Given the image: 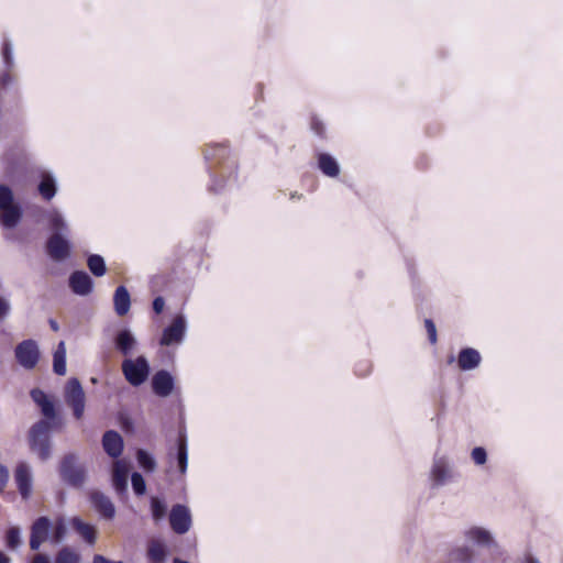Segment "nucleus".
I'll use <instances>...</instances> for the list:
<instances>
[{
    "label": "nucleus",
    "instance_id": "nucleus-1",
    "mask_svg": "<svg viewBox=\"0 0 563 563\" xmlns=\"http://www.w3.org/2000/svg\"><path fill=\"white\" fill-rule=\"evenodd\" d=\"M205 159L212 179L210 191L218 194L224 188L222 178H236V164L229 158V151L224 144L209 145L205 151Z\"/></svg>",
    "mask_w": 563,
    "mask_h": 563
},
{
    "label": "nucleus",
    "instance_id": "nucleus-2",
    "mask_svg": "<svg viewBox=\"0 0 563 563\" xmlns=\"http://www.w3.org/2000/svg\"><path fill=\"white\" fill-rule=\"evenodd\" d=\"M48 228L52 235L46 241V253L55 262H62L70 255V242L65 236L68 233V225L64 217L54 211L48 218Z\"/></svg>",
    "mask_w": 563,
    "mask_h": 563
},
{
    "label": "nucleus",
    "instance_id": "nucleus-3",
    "mask_svg": "<svg viewBox=\"0 0 563 563\" xmlns=\"http://www.w3.org/2000/svg\"><path fill=\"white\" fill-rule=\"evenodd\" d=\"M55 423L47 420H38L29 430L27 440L30 450L45 462L52 456L51 430Z\"/></svg>",
    "mask_w": 563,
    "mask_h": 563
},
{
    "label": "nucleus",
    "instance_id": "nucleus-4",
    "mask_svg": "<svg viewBox=\"0 0 563 563\" xmlns=\"http://www.w3.org/2000/svg\"><path fill=\"white\" fill-rule=\"evenodd\" d=\"M58 473L63 483L76 489L81 488L87 479L86 466L79 462L76 453H67L63 456Z\"/></svg>",
    "mask_w": 563,
    "mask_h": 563
},
{
    "label": "nucleus",
    "instance_id": "nucleus-5",
    "mask_svg": "<svg viewBox=\"0 0 563 563\" xmlns=\"http://www.w3.org/2000/svg\"><path fill=\"white\" fill-rule=\"evenodd\" d=\"M125 380L133 387L144 384L151 373V366L144 355L136 358H124L121 365Z\"/></svg>",
    "mask_w": 563,
    "mask_h": 563
},
{
    "label": "nucleus",
    "instance_id": "nucleus-6",
    "mask_svg": "<svg viewBox=\"0 0 563 563\" xmlns=\"http://www.w3.org/2000/svg\"><path fill=\"white\" fill-rule=\"evenodd\" d=\"M65 402L73 409L74 417L79 420L85 412V391L78 378L71 377L65 386L64 390Z\"/></svg>",
    "mask_w": 563,
    "mask_h": 563
},
{
    "label": "nucleus",
    "instance_id": "nucleus-7",
    "mask_svg": "<svg viewBox=\"0 0 563 563\" xmlns=\"http://www.w3.org/2000/svg\"><path fill=\"white\" fill-rule=\"evenodd\" d=\"M16 362L25 369H33L41 356L38 344L33 339H26L16 344L14 349Z\"/></svg>",
    "mask_w": 563,
    "mask_h": 563
},
{
    "label": "nucleus",
    "instance_id": "nucleus-8",
    "mask_svg": "<svg viewBox=\"0 0 563 563\" xmlns=\"http://www.w3.org/2000/svg\"><path fill=\"white\" fill-rule=\"evenodd\" d=\"M169 525L174 532L185 534L191 527V515L187 506L176 504L169 512Z\"/></svg>",
    "mask_w": 563,
    "mask_h": 563
},
{
    "label": "nucleus",
    "instance_id": "nucleus-9",
    "mask_svg": "<svg viewBox=\"0 0 563 563\" xmlns=\"http://www.w3.org/2000/svg\"><path fill=\"white\" fill-rule=\"evenodd\" d=\"M186 333V319L183 314L174 318L173 322L166 327L159 340L163 346H169L183 342Z\"/></svg>",
    "mask_w": 563,
    "mask_h": 563
},
{
    "label": "nucleus",
    "instance_id": "nucleus-10",
    "mask_svg": "<svg viewBox=\"0 0 563 563\" xmlns=\"http://www.w3.org/2000/svg\"><path fill=\"white\" fill-rule=\"evenodd\" d=\"M52 529V521L46 516H41L31 526V534H30V548L33 551L40 549L43 542H45L49 537V531Z\"/></svg>",
    "mask_w": 563,
    "mask_h": 563
},
{
    "label": "nucleus",
    "instance_id": "nucleus-11",
    "mask_svg": "<svg viewBox=\"0 0 563 563\" xmlns=\"http://www.w3.org/2000/svg\"><path fill=\"white\" fill-rule=\"evenodd\" d=\"M93 279L85 271H74L68 278V286L77 296H88L93 290Z\"/></svg>",
    "mask_w": 563,
    "mask_h": 563
},
{
    "label": "nucleus",
    "instance_id": "nucleus-12",
    "mask_svg": "<svg viewBox=\"0 0 563 563\" xmlns=\"http://www.w3.org/2000/svg\"><path fill=\"white\" fill-rule=\"evenodd\" d=\"M152 390L158 397H168L175 387L174 376L166 369L157 371L151 380Z\"/></svg>",
    "mask_w": 563,
    "mask_h": 563
},
{
    "label": "nucleus",
    "instance_id": "nucleus-13",
    "mask_svg": "<svg viewBox=\"0 0 563 563\" xmlns=\"http://www.w3.org/2000/svg\"><path fill=\"white\" fill-rule=\"evenodd\" d=\"M32 400L40 407L41 413L44 416L43 420L54 423L57 417L55 404L48 396L41 389L34 388L30 393Z\"/></svg>",
    "mask_w": 563,
    "mask_h": 563
},
{
    "label": "nucleus",
    "instance_id": "nucleus-14",
    "mask_svg": "<svg viewBox=\"0 0 563 563\" xmlns=\"http://www.w3.org/2000/svg\"><path fill=\"white\" fill-rule=\"evenodd\" d=\"M90 501L92 507L100 514L104 519L111 520L115 516V507L111 499L102 492L93 490L90 493Z\"/></svg>",
    "mask_w": 563,
    "mask_h": 563
},
{
    "label": "nucleus",
    "instance_id": "nucleus-15",
    "mask_svg": "<svg viewBox=\"0 0 563 563\" xmlns=\"http://www.w3.org/2000/svg\"><path fill=\"white\" fill-rule=\"evenodd\" d=\"M129 465L118 460L112 468V486L118 495H125L128 492Z\"/></svg>",
    "mask_w": 563,
    "mask_h": 563
},
{
    "label": "nucleus",
    "instance_id": "nucleus-16",
    "mask_svg": "<svg viewBox=\"0 0 563 563\" xmlns=\"http://www.w3.org/2000/svg\"><path fill=\"white\" fill-rule=\"evenodd\" d=\"M14 479L19 489L20 495L23 499H27L32 490V474L26 463H19L15 472Z\"/></svg>",
    "mask_w": 563,
    "mask_h": 563
},
{
    "label": "nucleus",
    "instance_id": "nucleus-17",
    "mask_svg": "<svg viewBox=\"0 0 563 563\" xmlns=\"http://www.w3.org/2000/svg\"><path fill=\"white\" fill-rule=\"evenodd\" d=\"M102 448L112 459H118L123 452V439L118 431L108 430L102 437Z\"/></svg>",
    "mask_w": 563,
    "mask_h": 563
},
{
    "label": "nucleus",
    "instance_id": "nucleus-18",
    "mask_svg": "<svg viewBox=\"0 0 563 563\" xmlns=\"http://www.w3.org/2000/svg\"><path fill=\"white\" fill-rule=\"evenodd\" d=\"M114 346L122 355L128 356L132 354L137 341L130 329H121L114 336Z\"/></svg>",
    "mask_w": 563,
    "mask_h": 563
},
{
    "label": "nucleus",
    "instance_id": "nucleus-19",
    "mask_svg": "<svg viewBox=\"0 0 563 563\" xmlns=\"http://www.w3.org/2000/svg\"><path fill=\"white\" fill-rule=\"evenodd\" d=\"M23 209L20 203L0 210V224L8 230L14 229L22 220Z\"/></svg>",
    "mask_w": 563,
    "mask_h": 563
},
{
    "label": "nucleus",
    "instance_id": "nucleus-20",
    "mask_svg": "<svg viewBox=\"0 0 563 563\" xmlns=\"http://www.w3.org/2000/svg\"><path fill=\"white\" fill-rule=\"evenodd\" d=\"M481 354L473 347H464L457 356V365L461 371H472L481 364Z\"/></svg>",
    "mask_w": 563,
    "mask_h": 563
},
{
    "label": "nucleus",
    "instance_id": "nucleus-21",
    "mask_svg": "<svg viewBox=\"0 0 563 563\" xmlns=\"http://www.w3.org/2000/svg\"><path fill=\"white\" fill-rule=\"evenodd\" d=\"M464 537L479 547H492L495 544L492 533L482 527H471L464 532Z\"/></svg>",
    "mask_w": 563,
    "mask_h": 563
},
{
    "label": "nucleus",
    "instance_id": "nucleus-22",
    "mask_svg": "<svg viewBox=\"0 0 563 563\" xmlns=\"http://www.w3.org/2000/svg\"><path fill=\"white\" fill-rule=\"evenodd\" d=\"M114 311L118 316H125L131 308V296L128 288L123 285L117 287L113 295Z\"/></svg>",
    "mask_w": 563,
    "mask_h": 563
},
{
    "label": "nucleus",
    "instance_id": "nucleus-23",
    "mask_svg": "<svg viewBox=\"0 0 563 563\" xmlns=\"http://www.w3.org/2000/svg\"><path fill=\"white\" fill-rule=\"evenodd\" d=\"M74 530L87 542L89 545H93L97 541V530L95 526L85 522L79 517H74L70 520Z\"/></svg>",
    "mask_w": 563,
    "mask_h": 563
},
{
    "label": "nucleus",
    "instance_id": "nucleus-24",
    "mask_svg": "<svg viewBox=\"0 0 563 563\" xmlns=\"http://www.w3.org/2000/svg\"><path fill=\"white\" fill-rule=\"evenodd\" d=\"M450 477L449 464L445 457H435L431 468V478L437 486H442Z\"/></svg>",
    "mask_w": 563,
    "mask_h": 563
},
{
    "label": "nucleus",
    "instance_id": "nucleus-25",
    "mask_svg": "<svg viewBox=\"0 0 563 563\" xmlns=\"http://www.w3.org/2000/svg\"><path fill=\"white\" fill-rule=\"evenodd\" d=\"M176 461L178 465V470L181 474L187 471L188 466V449H187V438L185 432L179 431L177 441H176Z\"/></svg>",
    "mask_w": 563,
    "mask_h": 563
},
{
    "label": "nucleus",
    "instance_id": "nucleus-26",
    "mask_svg": "<svg viewBox=\"0 0 563 563\" xmlns=\"http://www.w3.org/2000/svg\"><path fill=\"white\" fill-rule=\"evenodd\" d=\"M320 170L328 177H336L340 174V166L330 154L321 153L318 157Z\"/></svg>",
    "mask_w": 563,
    "mask_h": 563
},
{
    "label": "nucleus",
    "instance_id": "nucleus-27",
    "mask_svg": "<svg viewBox=\"0 0 563 563\" xmlns=\"http://www.w3.org/2000/svg\"><path fill=\"white\" fill-rule=\"evenodd\" d=\"M53 371L56 375L63 376L66 374V344L60 341L53 354Z\"/></svg>",
    "mask_w": 563,
    "mask_h": 563
},
{
    "label": "nucleus",
    "instance_id": "nucleus-28",
    "mask_svg": "<svg viewBox=\"0 0 563 563\" xmlns=\"http://www.w3.org/2000/svg\"><path fill=\"white\" fill-rule=\"evenodd\" d=\"M167 548L161 541H152L148 544L147 558L152 563H164L167 559Z\"/></svg>",
    "mask_w": 563,
    "mask_h": 563
},
{
    "label": "nucleus",
    "instance_id": "nucleus-29",
    "mask_svg": "<svg viewBox=\"0 0 563 563\" xmlns=\"http://www.w3.org/2000/svg\"><path fill=\"white\" fill-rule=\"evenodd\" d=\"M56 181L54 177L49 174H45L42 176V179L38 184V192L45 200H51L56 195Z\"/></svg>",
    "mask_w": 563,
    "mask_h": 563
},
{
    "label": "nucleus",
    "instance_id": "nucleus-30",
    "mask_svg": "<svg viewBox=\"0 0 563 563\" xmlns=\"http://www.w3.org/2000/svg\"><path fill=\"white\" fill-rule=\"evenodd\" d=\"M136 461L139 466L146 473H153L156 470L157 463L153 454L144 449L136 451Z\"/></svg>",
    "mask_w": 563,
    "mask_h": 563
},
{
    "label": "nucleus",
    "instance_id": "nucleus-31",
    "mask_svg": "<svg viewBox=\"0 0 563 563\" xmlns=\"http://www.w3.org/2000/svg\"><path fill=\"white\" fill-rule=\"evenodd\" d=\"M87 266L96 277H101L107 273L106 261L99 254H90L87 258Z\"/></svg>",
    "mask_w": 563,
    "mask_h": 563
},
{
    "label": "nucleus",
    "instance_id": "nucleus-32",
    "mask_svg": "<svg viewBox=\"0 0 563 563\" xmlns=\"http://www.w3.org/2000/svg\"><path fill=\"white\" fill-rule=\"evenodd\" d=\"M450 558L457 563H474V550L467 545L459 547L451 551Z\"/></svg>",
    "mask_w": 563,
    "mask_h": 563
},
{
    "label": "nucleus",
    "instance_id": "nucleus-33",
    "mask_svg": "<svg viewBox=\"0 0 563 563\" xmlns=\"http://www.w3.org/2000/svg\"><path fill=\"white\" fill-rule=\"evenodd\" d=\"M152 518L155 522L162 520L166 516L167 506L164 499L152 496L150 500Z\"/></svg>",
    "mask_w": 563,
    "mask_h": 563
},
{
    "label": "nucleus",
    "instance_id": "nucleus-34",
    "mask_svg": "<svg viewBox=\"0 0 563 563\" xmlns=\"http://www.w3.org/2000/svg\"><path fill=\"white\" fill-rule=\"evenodd\" d=\"M4 540H5V547L9 550L14 551V550L19 549L20 545L22 544L21 529L16 526L10 527L5 531Z\"/></svg>",
    "mask_w": 563,
    "mask_h": 563
},
{
    "label": "nucleus",
    "instance_id": "nucleus-35",
    "mask_svg": "<svg viewBox=\"0 0 563 563\" xmlns=\"http://www.w3.org/2000/svg\"><path fill=\"white\" fill-rule=\"evenodd\" d=\"M66 534H67L66 520L64 517H58L55 520V523L53 527L51 542L52 543H60L65 539Z\"/></svg>",
    "mask_w": 563,
    "mask_h": 563
},
{
    "label": "nucleus",
    "instance_id": "nucleus-36",
    "mask_svg": "<svg viewBox=\"0 0 563 563\" xmlns=\"http://www.w3.org/2000/svg\"><path fill=\"white\" fill-rule=\"evenodd\" d=\"M80 556L68 547L62 548L55 558V563H79Z\"/></svg>",
    "mask_w": 563,
    "mask_h": 563
},
{
    "label": "nucleus",
    "instance_id": "nucleus-37",
    "mask_svg": "<svg viewBox=\"0 0 563 563\" xmlns=\"http://www.w3.org/2000/svg\"><path fill=\"white\" fill-rule=\"evenodd\" d=\"M131 484L136 496H143L146 493V482L141 473L133 472L131 474Z\"/></svg>",
    "mask_w": 563,
    "mask_h": 563
},
{
    "label": "nucleus",
    "instance_id": "nucleus-38",
    "mask_svg": "<svg viewBox=\"0 0 563 563\" xmlns=\"http://www.w3.org/2000/svg\"><path fill=\"white\" fill-rule=\"evenodd\" d=\"M14 196L12 189L8 185H0V210L14 205Z\"/></svg>",
    "mask_w": 563,
    "mask_h": 563
},
{
    "label": "nucleus",
    "instance_id": "nucleus-39",
    "mask_svg": "<svg viewBox=\"0 0 563 563\" xmlns=\"http://www.w3.org/2000/svg\"><path fill=\"white\" fill-rule=\"evenodd\" d=\"M471 455H472V459H473L474 463L477 464V465H483L487 461V452L482 446L474 448L472 450Z\"/></svg>",
    "mask_w": 563,
    "mask_h": 563
},
{
    "label": "nucleus",
    "instance_id": "nucleus-40",
    "mask_svg": "<svg viewBox=\"0 0 563 563\" xmlns=\"http://www.w3.org/2000/svg\"><path fill=\"white\" fill-rule=\"evenodd\" d=\"M2 57L5 66L9 68L13 65L12 47L9 42H4L2 47Z\"/></svg>",
    "mask_w": 563,
    "mask_h": 563
},
{
    "label": "nucleus",
    "instance_id": "nucleus-41",
    "mask_svg": "<svg viewBox=\"0 0 563 563\" xmlns=\"http://www.w3.org/2000/svg\"><path fill=\"white\" fill-rule=\"evenodd\" d=\"M424 327H426L430 343L434 344L437 342V328H435L434 322L431 319H426Z\"/></svg>",
    "mask_w": 563,
    "mask_h": 563
},
{
    "label": "nucleus",
    "instance_id": "nucleus-42",
    "mask_svg": "<svg viewBox=\"0 0 563 563\" xmlns=\"http://www.w3.org/2000/svg\"><path fill=\"white\" fill-rule=\"evenodd\" d=\"M11 311V305L8 299L0 296V321L4 320Z\"/></svg>",
    "mask_w": 563,
    "mask_h": 563
},
{
    "label": "nucleus",
    "instance_id": "nucleus-43",
    "mask_svg": "<svg viewBox=\"0 0 563 563\" xmlns=\"http://www.w3.org/2000/svg\"><path fill=\"white\" fill-rule=\"evenodd\" d=\"M9 481V471L4 465L0 464V492L4 489Z\"/></svg>",
    "mask_w": 563,
    "mask_h": 563
},
{
    "label": "nucleus",
    "instance_id": "nucleus-44",
    "mask_svg": "<svg viewBox=\"0 0 563 563\" xmlns=\"http://www.w3.org/2000/svg\"><path fill=\"white\" fill-rule=\"evenodd\" d=\"M311 129L312 131L319 135V136H323V133H324V125L323 123L318 120L317 118H313L312 119V122H311Z\"/></svg>",
    "mask_w": 563,
    "mask_h": 563
},
{
    "label": "nucleus",
    "instance_id": "nucleus-45",
    "mask_svg": "<svg viewBox=\"0 0 563 563\" xmlns=\"http://www.w3.org/2000/svg\"><path fill=\"white\" fill-rule=\"evenodd\" d=\"M152 307L155 313H161L165 307V300L162 296H157L154 298L152 302Z\"/></svg>",
    "mask_w": 563,
    "mask_h": 563
},
{
    "label": "nucleus",
    "instance_id": "nucleus-46",
    "mask_svg": "<svg viewBox=\"0 0 563 563\" xmlns=\"http://www.w3.org/2000/svg\"><path fill=\"white\" fill-rule=\"evenodd\" d=\"M91 563H123L122 561H112L102 554H95Z\"/></svg>",
    "mask_w": 563,
    "mask_h": 563
},
{
    "label": "nucleus",
    "instance_id": "nucleus-47",
    "mask_svg": "<svg viewBox=\"0 0 563 563\" xmlns=\"http://www.w3.org/2000/svg\"><path fill=\"white\" fill-rule=\"evenodd\" d=\"M31 563H51V560L46 554L38 553L32 559Z\"/></svg>",
    "mask_w": 563,
    "mask_h": 563
},
{
    "label": "nucleus",
    "instance_id": "nucleus-48",
    "mask_svg": "<svg viewBox=\"0 0 563 563\" xmlns=\"http://www.w3.org/2000/svg\"><path fill=\"white\" fill-rule=\"evenodd\" d=\"M10 81H11V77H10V74H9V73H3V74L0 76V82H1L2 85H8Z\"/></svg>",
    "mask_w": 563,
    "mask_h": 563
},
{
    "label": "nucleus",
    "instance_id": "nucleus-49",
    "mask_svg": "<svg viewBox=\"0 0 563 563\" xmlns=\"http://www.w3.org/2000/svg\"><path fill=\"white\" fill-rule=\"evenodd\" d=\"M11 558L0 550V563H11Z\"/></svg>",
    "mask_w": 563,
    "mask_h": 563
},
{
    "label": "nucleus",
    "instance_id": "nucleus-50",
    "mask_svg": "<svg viewBox=\"0 0 563 563\" xmlns=\"http://www.w3.org/2000/svg\"><path fill=\"white\" fill-rule=\"evenodd\" d=\"M48 323H49L51 329H52L54 332L59 331V324H58V322H57L55 319H49V320H48Z\"/></svg>",
    "mask_w": 563,
    "mask_h": 563
},
{
    "label": "nucleus",
    "instance_id": "nucleus-51",
    "mask_svg": "<svg viewBox=\"0 0 563 563\" xmlns=\"http://www.w3.org/2000/svg\"><path fill=\"white\" fill-rule=\"evenodd\" d=\"M525 563H541L537 558L531 554L526 555Z\"/></svg>",
    "mask_w": 563,
    "mask_h": 563
},
{
    "label": "nucleus",
    "instance_id": "nucleus-52",
    "mask_svg": "<svg viewBox=\"0 0 563 563\" xmlns=\"http://www.w3.org/2000/svg\"><path fill=\"white\" fill-rule=\"evenodd\" d=\"M368 371H369V366L366 365V368L364 371H361V368H356L355 372H356L357 375L364 376V375H366L368 373Z\"/></svg>",
    "mask_w": 563,
    "mask_h": 563
},
{
    "label": "nucleus",
    "instance_id": "nucleus-53",
    "mask_svg": "<svg viewBox=\"0 0 563 563\" xmlns=\"http://www.w3.org/2000/svg\"><path fill=\"white\" fill-rule=\"evenodd\" d=\"M174 563H189V562L184 561V560L178 559V558H175V559H174Z\"/></svg>",
    "mask_w": 563,
    "mask_h": 563
},
{
    "label": "nucleus",
    "instance_id": "nucleus-54",
    "mask_svg": "<svg viewBox=\"0 0 563 563\" xmlns=\"http://www.w3.org/2000/svg\"><path fill=\"white\" fill-rule=\"evenodd\" d=\"M453 361H454V356H451V357L449 358V363L451 364Z\"/></svg>",
    "mask_w": 563,
    "mask_h": 563
}]
</instances>
